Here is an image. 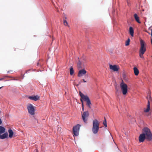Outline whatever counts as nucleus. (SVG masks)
<instances>
[{"instance_id": "1", "label": "nucleus", "mask_w": 152, "mask_h": 152, "mask_svg": "<svg viewBox=\"0 0 152 152\" xmlns=\"http://www.w3.org/2000/svg\"><path fill=\"white\" fill-rule=\"evenodd\" d=\"M142 134L146 137V140L147 141H151L152 140V133L150 129L147 127H144L142 130Z\"/></svg>"}, {"instance_id": "2", "label": "nucleus", "mask_w": 152, "mask_h": 152, "mask_svg": "<svg viewBox=\"0 0 152 152\" xmlns=\"http://www.w3.org/2000/svg\"><path fill=\"white\" fill-rule=\"evenodd\" d=\"M79 95L81 97L80 100H82L83 101V100L86 102V105L89 108H91V103L90 100L89 98L87 95H85L83 94L81 91L79 92Z\"/></svg>"}, {"instance_id": "3", "label": "nucleus", "mask_w": 152, "mask_h": 152, "mask_svg": "<svg viewBox=\"0 0 152 152\" xmlns=\"http://www.w3.org/2000/svg\"><path fill=\"white\" fill-rule=\"evenodd\" d=\"M140 47L139 50V56L141 58H144L143 55L146 50V47L145 46V42L143 40H140Z\"/></svg>"}, {"instance_id": "4", "label": "nucleus", "mask_w": 152, "mask_h": 152, "mask_svg": "<svg viewBox=\"0 0 152 152\" xmlns=\"http://www.w3.org/2000/svg\"><path fill=\"white\" fill-rule=\"evenodd\" d=\"M99 121L96 119L94 120L93 122V127L92 131L94 134H96L98 132L99 129Z\"/></svg>"}, {"instance_id": "5", "label": "nucleus", "mask_w": 152, "mask_h": 152, "mask_svg": "<svg viewBox=\"0 0 152 152\" xmlns=\"http://www.w3.org/2000/svg\"><path fill=\"white\" fill-rule=\"evenodd\" d=\"M146 99L148 100V104L147 107L146 109H145L144 111L145 112H148L150 110V102L152 101V98L151 96V93L150 91H149L147 94L146 97Z\"/></svg>"}, {"instance_id": "6", "label": "nucleus", "mask_w": 152, "mask_h": 152, "mask_svg": "<svg viewBox=\"0 0 152 152\" xmlns=\"http://www.w3.org/2000/svg\"><path fill=\"white\" fill-rule=\"evenodd\" d=\"M120 86L123 94L124 95L126 94L128 91L127 86L126 84L124 83L123 80H122V82L120 83Z\"/></svg>"}, {"instance_id": "7", "label": "nucleus", "mask_w": 152, "mask_h": 152, "mask_svg": "<svg viewBox=\"0 0 152 152\" xmlns=\"http://www.w3.org/2000/svg\"><path fill=\"white\" fill-rule=\"evenodd\" d=\"M27 109L28 113L31 115L35 114V109L34 106L31 104H28L27 105Z\"/></svg>"}, {"instance_id": "8", "label": "nucleus", "mask_w": 152, "mask_h": 152, "mask_svg": "<svg viewBox=\"0 0 152 152\" xmlns=\"http://www.w3.org/2000/svg\"><path fill=\"white\" fill-rule=\"evenodd\" d=\"M89 115L88 112L86 111L82 114V117L83 121L86 123H87L88 118Z\"/></svg>"}, {"instance_id": "9", "label": "nucleus", "mask_w": 152, "mask_h": 152, "mask_svg": "<svg viewBox=\"0 0 152 152\" xmlns=\"http://www.w3.org/2000/svg\"><path fill=\"white\" fill-rule=\"evenodd\" d=\"M80 126V125L78 124L73 127V130L74 135L75 136L78 135V132Z\"/></svg>"}, {"instance_id": "10", "label": "nucleus", "mask_w": 152, "mask_h": 152, "mask_svg": "<svg viewBox=\"0 0 152 152\" xmlns=\"http://www.w3.org/2000/svg\"><path fill=\"white\" fill-rule=\"evenodd\" d=\"M109 66L110 69L113 70L114 72L117 71L119 68V67L116 65H110Z\"/></svg>"}, {"instance_id": "11", "label": "nucleus", "mask_w": 152, "mask_h": 152, "mask_svg": "<svg viewBox=\"0 0 152 152\" xmlns=\"http://www.w3.org/2000/svg\"><path fill=\"white\" fill-rule=\"evenodd\" d=\"M87 72V71L84 69H83L79 71L77 76L79 77H81L84 75Z\"/></svg>"}, {"instance_id": "12", "label": "nucleus", "mask_w": 152, "mask_h": 152, "mask_svg": "<svg viewBox=\"0 0 152 152\" xmlns=\"http://www.w3.org/2000/svg\"><path fill=\"white\" fill-rule=\"evenodd\" d=\"M145 139H146V137L142 133L140 134L139 137V141L140 142H143Z\"/></svg>"}, {"instance_id": "13", "label": "nucleus", "mask_w": 152, "mask_h": 152, "mask_svg": "<svg viewBox=\"0 0 152 152\" xmlns=\"http://www.w3.org/2000/svg\"><path fill=\"white\" fill-rule=\"evenodd\" d=\"M39 96L38 95L34 96H29L28 98L29 99L36 101L39 99Z\"/></svg>"}, {"instance_id": "14", "label": "nucleus", "mask_w": 152, "mask_h": 152, "mask_svg": "<svg viewBox=\"0 0 152 152\" xmlns=\"http://www.w3.org/2000/svg\"><path fill=\"white\" fill-rule=\"evenodd\" d=\"M8 137V134L7 132L4 133L2 135H0V139H4Z\"/></svg>"}, {"instance_id": "15", "label": "nucleus", "mask_w": 152, "mask_h": 152, "mask_svg": "<svg viewBox=\"0 0 152 152\" xmlns=\"http://www.w3.org/2000/svg\"><path fill=\"white\" fill-rule=\"evenodd\" d=\"M8 132L9 133V137L11 138H12L14 134L13 131L11 129H9L8 130Z\"/></svg>"}, {"instance_id": "16", "label": "nucleus", "mask_w": 152, "mask_h": 152, "mask_svg": "<svg viewBox=\"0 0 152 152\" xmlns=\"http://www.w3.org/2000/svg\"><path fill=\"white\" fill-rule=\"evenodd\" d=\"M129 33L130 35L133 37L134 36V29L132 27H130L129 28Z\"/></svg>"}, {"instance_id": "17", "label": "nucleus", "mask_w": 152, "mask_h": 152, "mask_svg": "<svg viewBox=\"0 0 152 152\" xmlns=\"http://www.w3.org/2000/svg\"><path fill=\"white\" fill-rule=\"evenodd\" d=\"M133 70L135 75L136 76H137L139 73V71L138 69L136 67L133 68Z\"/></svg>"}, {"instance_id": "18", "label": "nucleus", "mask_w": 152, "mask_h": 152, "mask_svg": "<svg viewBox=\"0 0 152 152\" xmlns=\"http://www.w3.org/2000/svg\"><path fill=\"white\" fill-rule=\"evenodd\" d=\"M134 17L136 21L138 23H140L141 22L139 20V18L136 14H135L134 15Z\"/></svg>"}, {"instance_id": "19", "label": "nucleus", "mask_w": 152, "mask_h": 152, "mask_svg": "<svg viewBox=\"0 0 152 152\" xmlns=\"http://www.w3.org/2000/svg\"><path fill=\"white\" fill-rule=\"evenodd\" d=\"M5 130L6 129L4 127L0 126V134L4 133Z\"/></svg>"}, {"instance_id": "20", "label": "nucleus", "mask_w": 152, "mask_h": 152, "mask_svg": "<svg viewBox=\"0 0 152 152\" xmlns=\"http://www.w3.org/2000/svg\"><path fill=\"white\" fill-rule=\"evenodd\" d=\"M82 63L80 61H79L77 64V67L79 69H80L83 68L82 66Z\"/></svg>"}, {"instance_id": "21", "label": "nucleus", "mask_w": 152, "mask_h": 152, "mask_svg": "<svg viewBox=\"0 0 152 152\" xmlns=\"http://www.w3.org/2000/svg\"><path fill=\"white\" fill-rule=\"evenodd\" d=\"M74 72V70L72 67H71L70 69V74L71 75H73Z\"/></svg>"}, {"instance_id": "22", "label": "nucleus", "mask_w": 152, "mask_h": 152, "mask_svg": "<svg viewBox=\"0 0 152 152\" xmlns=\"http://www.w3.org/2000/svg\"><path fill=\"white\" fill-rule=\"evenodd\" d=\"M130 41V39L129 38H128L126 42V43L125 44V45L127 46L129 45V44Z\"/></svg>"}, {"instance_id": "23", "label": "nucleus", "mask_w": 152, "mask_h": 152, "mask_svg": "<svg viewBox=\"0 0 152 152\" xmlns=\"http://www.w3.org/2000/svg\"><path fill=\"white\" fill-rule=\"evenodd\" d=\"M104 120L103 122V124H104V126L105 127H107V122H106V118H104Z\"/></svg>"}, {"instance_id": "24", "label": "nucleus", "mask_w": 152, "mask_h": 152, "mask_svg": "<svg viewBox=\"0 0 152 152\" xmlns=\"http://www.w3.org/2000/svg\"><path fill=\"white\" fill-rule=\"evenodd\" d=\"M11 77L8 76H4V77L2 78H0V81L1 80L4 79L6 78V77Z\"/></svg>"}, {"instance_id": "25", "label": "nucleus", "mask_w": 152, "mask_h": 152, "mask_svg": "<svg viewBox=\"0 0 152 152\" xmlns=\"http://www.w3.org/2000/svg\"><path fill=\"white\" fill-rule=\"evenodd\" d=\"M81 102L82 103V110L83 111H84V106L83 104V101H82V100H81Z\"/></svg>"}, {"instance_id": "26", "label": "nucleus", "mask_w": 152, "mask_h": 152, "mask_svg": "<svg viewBox=\"0 0 152 152\" xmlns=\"http://www.w3.org/2000/svg\"><path fill=\"white\" fill-rule=\"evenodd\" d=\"M64 24L65 26H67L68 25V23H67V22L66 20H64Z\"/></svg>"}, {"instance_id": "27", "label": "nucleus", "mask_w": 152, "mask_h": 152, "mask_svg": "<svg viewBox=\"0 0 152 152\" xmlns=\"http://www.w3.org/2000/svg\"><path fill=\"white\" fill-rule=\"evenodd\" d=\"M83 82H84V83H86V81H85L84 79H83Z\"/></svg>"}, {"instance_id": "28", "label": "nucleus", "mask_w": 152, "mask_h": 152, "mask_svg": "<svg viewBox=\"0 0 152 152\" xmlns=\"http://www.w3.org/2000/svg\"><path fill=\"white\" fill-rule=\"evenodd\" d=\"M39 63L38 62L37 63V66H38L39 65Z\"/></svg>"}, {"instance_id": "29", "label": "nucleus", "mask_w": 152, "mask_h": 152, "mask_svg": "<svg viewBox=\"0 0 152 152\" xmlns=\"http://www.w3.org/2000/svg\"><path fill=\"white\" fill-rule=\"evenodd\" d=\"M10 72V71H8L7 72V73H9V72Z\"/></svg>"}, {"instance_id": "30", "label": "nucleus", "mask_w": 152, "mask_h": 152, "mask_svg": "<svg viewBox=\"0 0 152 152\" xmlns=\"http://www.w3.org/2000/svg\"><path fill=\"white\" fill-rule=\"evenodd\" d=\"M2 87H3V86H2V87H0V89H1V88H2Z\"/></svg>"}, {"instance_id": "31", "label": "nucleus", "mask_w": 152, "mask_h": 152, "mask_svg": "<svg viewBox=\"0 0 152 152\" xmlns=\"http://www.w3.org/2000/svg\"><path fill=\"white\" fill-rule=\"evenodd\" d=\"M147 32H148L149 34H150V33L148 32L147 31H146Z\"/></svg>"}, {"instance_id": "32", "label": "nucleus", "mask_w": 152, "mask_h": 152, "mask_svg": "<svg viewBox=\"0 0 152 152\" xmlns=\"http://www.w3.org/2000/svg\"><path fill=\"white\" fill-rule=\"evenodd\" d=\"M13 80H16V79H13Z\"/></svg>"}, {"instance_id": "33", "label": "nucleus", "mask_w": 152, "mask_h": 152, "mask_svg": "<svg viewBox=\"0 0 152 152\" xmlns=\"http://www.w3.org/2000/svg\"><path fill=\"white\" fill-rule=\"evenodd\" d=\"M127 2L128 3V0L127 1Z\"/></svg>"}]
</instances>
